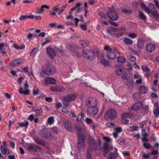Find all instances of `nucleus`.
Listing matches in <instances>:
<instances>
[{"label": "nucleus", "mask_w": 159, "mask_h": 159, "mask_svg": "<svg viewBox=\"0 0 159 159\" xmlns=\"http://www.w3.org/2000/svg\"><path fill=\"white\" fill-rule=\"evenodd\" d=\"M128 36L129 38L132 39L135 38L137 37V35L134 33L129 34H128Z\"/></svg>", "instance_id": "obj_53"}, {"label": "nucleus", "mask_w": 159, "mask_h": 159, "mask_svg": "<svg viewBox=\"0 0 159 159\" xmlns=\"http://www.w3.org/2000/svg\"><path fill=\"white\" fill-rule=\"evenodd\" d=\"M70 102V101L68 100L65 97L64 98L63 101V103L65 106L68 107L69 105Z\"/></svg>", "instance_id": "obj_37"}, {"label": "nucleus", "mask_w": 159, "mask_h": 159, "mask_svg": "<svg viewBox=\"0 0 159 159\" xmlns=\"http://www.w3.org/2000/svg\"><path fill=\"white\" fill-rule=\"evenodd\" d=\"M47 54L51 58H53L55 56V53L54 51L50 48H48L46 49Z\"/></svg>", "instance_id": "obj_17"}, {"label": "nucleus", "mask_w": 159, "mask_h": 159, "mask_svg": "<svg viewBox=\"0 0 159 159\" xmlns=\"http://www.w3.org/2000/svg\"><path fill=\"white\" fill-rule=\"evenodd\" d=\"M139 18L143 20H145L146 19V17L145 15L141 11H139Z\"/></svg>", "instance_id": "obj_33"}, {"label": "nucleus", "mask_w": 159, "mask_h": 159, "mask_svg": "<svg viewBox=\"0 0 159 159\" xmlns=\"http://www.w3.org/2000/svg\"><path fill=\"white\" fill-rule=\"evenodd\" d=\"M105 117L107 118H109L113 119L116 117L115 111L113 109H110L106 112L105 114Z\"/></svg>", "instance_id": "obj_7"}, {"label": "nucleus", "mask_w": 159, "mask_h": 159, "mask_svg": "<svg viewBox=\"0 0 159 159\" xmlns=\"http://www.w3.org/2000/svg\"><path fill=\"white\" fill-rule=\"evenodd\" d=\"M86 106L87 108L97 106V100L93 98H87L85 102Z\"/></svg>", "instance_id": "obj_3"}, {"label": "nucleus", "mask_w": 159, "mask_h": 159, "mask_svg": "<svg viewBox=\"0 0 159 159\" xmlns=\"http://www.w3.org/2000/svg\"><path fill=\"white\" fill-rule=\"evenodd\" d=\"M107 15L110 19L112 20H116L118 18V16L117 14L115 12L111 11L107 12Z\"/></svg>", "instance_id": "obj_10"}, {"label": "nucleus", "mask_w": 159, "mask_h": 159, "mask_svg": "<svg viewBox=\"0 0 159 159\" xmlns=\"http://www.w3.org/2000/svg\"><path fill=\"white\" fill-rule=\"evenodd\" d=\"M84 115L82 113H80L77 116V120L78 121H84Z\"/></svg>", "instance_id": "obj_30"}, {"label": "nucleus", "mask_w": 159, "mask_h": 159, "mask_svg": "<svg viewBox=\"0 0 159 159\" xmlns=\"http://www.w3.org/2000/svg\"><path fill=\"white\" fill-rule=\"evenodd\" d=\"M85 121L86 122L89 124H94L92 120H91V119L89 118H87L85 119Z\"/></svg>", "instance_id": "obj_44"}, {"label": "nucleus", "mask_w": 159, "mask_h": 159, "mask_svg": "<svg viewBox=\"0 0 159 159\" xmlns=\"http://www.w3.org/2000/svg\"><path fill=\"white\" fill-rule=\"evenodd\" d=\"M44 10L41 7L40 9H38L35 11V13L37 14H41L43 13Z\"/></svg>", "instance_id": "obj_40"}, {"label": "nucleus", "mask_w": 159, "mask_h": 159, "mask_svg": "<svg viewBox=\"0 0 159 159\" xmlns=\"http://www.w3.org/2000/svg\"><path fill=\"white\" fill-rule=\"evenodd\" d=\"M38 49L37 48H34L33 49L30 53V56H35L36 55V53L38 51Z\"/></svg>", "instance_id": "obj_34"}, {"label": "nucleus", "mask_w": 159, "mask_h": 159, "mask_svg": "<svg viewBox=\"0 0 159 159\" xmlns=\"http://www.w3.org/2000/svg\"><path fill=\"white\" fill-rule=\"evenodd\" d=\"M18 124L20 127H25L27 128L29 122L27 121L24 123L19 122L18 123Z\"/></svg>", "instance_id": "obj_32"}, {"label": "nucleus", "mask_w": 159, "mask_h": 159, "mask_svg": "<svg viewBox=\"0 0 159 159\" xmlns=\"http://www.w3.org/2000/svg\"><path fill=\"white\" fill-rule=\"evenodd\" d=\"M148 134L147 133H143L142 134V137L141 138L142 141L143 142H148Z\"/></svg>", "instance_id": "obj_28"}, {"label": "nucleus", "mask_w": 159, "mask_h": 159, "mask_svg": "<svg viewBox=\"0 0 159 159\" xmlns=\"http://www.w3.org/2000/svg\"><path fill=\"white\" fill-rule=\"evenodd\" d=\"M76 97L75 94H71L68 95L67 96L65 97V98L68 100H69L70 102L75 99Z\"/></svg>", "instance_id": "obj_22"}, {"label": "nucleus", "mask_w": 159, "mask_h": 159, "mask_svg": "<svg viewBox=\"0 0 159 159\" xmlns=\"http://www.w3.org/2000/svg\"><path fill=\"white\" fill-rule=\"evenodd\" d=\"M35 145L30 144L28 146V149L30 151H33Z\"/></svg>", "instance_id": "obj_51"}, {"label": "nucleus", "mask_w": 159, "mask_h": 159, "mask_svg": "<svg viewBox=\"0 0 159 159\" xmlns=\"http://www.w3.org/2000/svg\"><path fill=\"white\" fill-rule=\"evenodd\" d=\"M135 83L137 84H141L142 83V80L140 77H139V80H136Z\"/></svg>", "instance_id": "obj_62"}, {"label": "nucleus", "mask_w": 159, "mask_h": 159, "mask_svg": "<svg viewBox=\"0 0 159 159\" xmlns=\"http://www.w3.org/2000/svg\"><path fill=\"white\" fill-rule=\"evenodd\" d=\"M62 111L64 113L67 114L69 112L68 109L66 107H63L62 109Z\"/></svg>", "instance_id": "obj_55"}, {"label": "nucleus", "mask_w": 159, "mask_h": 159, "mask_svg": "<svg viewBox=\"0 0 159 159\" xmlns=\"http://www.w3.org/2000/svg\"><path fill=\"white\" fill-rule=\"evenodd\" d=\"M154 113L155 115L158 116L159 115V107H157L156 109L154 111Z\"/></svg>", "instance_id": "obj_49"}, {"label": "nucleus", "mask_w": 159, "mask_h": 159, "mask_svg": "<svg viewBox=\"0 0 159 159\" xmlns=\"http://www.w3.org/2000/svg\"><path fill=\"white\" fill-rule=\"evenodd\" d=\"M78 142L77 143V146L79 149L80 150L84 148L85 136L83 134L79 132L78 134Z\"/></svg>", "instance_id": "obj_2"}, {"label": "nucleus", "mask_w": 159, "mask_h": 159, "mask_svg": "<svg viewBox=\"0 0 159 159\" xmlns=\"http://www.w3.org/2000/svg\"><path fill=\"white\" fill-rule=\"evenodd\" d=\"M154 2L157 8L159 10V2L157 0H154Z\"/></svg>", "instance_id": "obj_64"}, {"label": "nucleus", "mask_w": 159, "mask_h": 159, "mask_svg": "<svg viewBox=\"0 0 159 159\" xmlns=\"http://www.w3.org/2000/svg\"><path fill=\"white\" fill-rule=\"evenodd\" d=\"M117 29L116 28H113L111 29H108L107 30V32L110 34L111 36H116V32H117Z\"/></svg>", "instance_id": "obj_21"}, {"label": "nucleus", "mask_w": 159, "mask_h": 159, "mask_svg": "<svg viewBox=\"0 0 159 159\" xmlns=\"http://www.w3.org/2000/svg\"><path fill=\"white\" fill-rule=\"evenodd\" d=\"M55 72V70L53 67L51 65H49V66L45 70H44L40 73L41 76H43V73L48 75H51L54 74Z\"/></svg>", "instance_id": "obj_4"}, {"label": "nucleus", "mask_w": 159, "mask_h": 159, "mask_svg": "<svg viewBox=\"0 0 159 159\" xmlns=\"http://www.w3.org/2000/svg\"><path fill=\"white\" fill-rule=\"evenodd\" d=\"M122 73V68L120 67L116 71V73L117 75H120Z\"/></svg>", "instance_id": "obj_43"}, {"label": "nucleus", "mask_w": 159, "mask_h": 159, "mask_svg": "<svg viewBox=\"0 0 159 159\" xmlns=\"http://www.w3.org/2000/svg\"><path fill=\"white\" fill-rule=\"evenodd\" d=\"M34 140L35 142L38 144L41 145H44L45 144L44 142L41 139L39 138H34Z\"/></svg>", "instance_id": "obj_23"}, {"label": "nucleus", "mask_w": 159, "mask_h": 159, "mask_svg": "<svg viewBox=\"0 0 159 159\" xmlns=\"http://www.w3.org/2000/svg\"><path fill=\"white\" fill-rule=\"evenodd\" d=\"M155 45L153 44L149 43L145 47V50L149 52H152L155 49Z\"/></svg>", "instance_id": "obj_15"}, {"label": "nucleus", "mask_w": 159, "mask_h": 159, "mask_svg": "<svg viewBox=\"0 0 159 159\" xmlns=\"http://www.w3.org/2000/svg\"><path fill=\"white\" fill-rule=\"evenodd\" d=\"M0 151L4 155L8 154L10 153L9 151L7 149V146H1Z\"/></svg>", "instance_id": "obj_18"}, {"label": "nucleus", "mask_w": 159, "mask_h": 159, "mask_svg": "<svg viewBox=\"0 0 159 159\" xmlns=\"http://www.w3.org/2000/svg\"><path fill=\"white\" fill-rule=\"evenodd\" d=\"M35 111L36 113V115L38 116L42 112V110L41 109H40L39 110H35Z\"/></svg>", "instance_id": "obj_57"}, {"label": "nucleus", "mask_w": 159, "mask_h": 159, "mask_svg": "<svg viewBox=\"0 0 159 159\" xmlns=\"http://www.w3.org/2000/svg\"><path fill=\"white\" fill-rule=\"evenodd\" d=\"M116 155L111 152L109 154L108 158V159H116Z\"/></svg>", "instance_id": "obj_35"}, {"label": "nucleus", "mask_w": 159, "mask_h": 159, "mask_svg": "<svg viewBox=\"0 0 159 159\" xmlns=\"http://www.w3.org/2000/svg\"><path fill=\"white\" fill-rule=\"evenodd\" d=\"M104 49L105 50L108 51L107 56L109 59H113L115 58V53L112 51L111 49L109 46H105L104 47Z\"/></svg>", "instance_id": "obj_5"}, {"label": "nucleus", "mask_w": 159, "mask_h": 159, "mask_svg": "<svg viewBox=\"0 0 159 159\" xmlns=\"http://www.w3.org/2000/svg\"><path fill=\"white\" fill-rule=\"evenodd\" d=\"M142 107V104L141 102H139L132 105L130 108H129L128 110L130 111L131 109L133 111H137L141 108Z\"/></svg>", "instance_id": "obj_13"}, {"label": "nucleus", "mask_w": 159, "mask_h": 159, "mask_svg": "<svg viewBox=\"0 0 159 159\" xmlns=\"http://www.w3.org/2000/svg\"><path fill=\"white\" fill-rule=\"evenodd\" d=\"M139 93H135L133 95V98L134 100H136L137 97L139 96Z\"/></svg>", "instance_id": "obj_63"}, {"label": "nucleus", "mask_w": 159, "mask_h": 159, "mask_svg": "<svg viewBox=\"0 0 159 159\" xmlns=\"http://www.w3.org/2000/svg\"><path fill=\"white\" fill-rule=\"evenodd\" d=\"M145 41L143 39H140L138 40V46L140 48H142L143 46Z\"/></svg>", "instance_id": "obj_24"}, {"label": "nucleus", "mask_w": 159, "mask_h": 159, "mask_svg": "<svg viewBox=\"0 0 159 159\" xmlns=\"http://www.w3.org/2000/svg\"><path fill=\"white\" fill-rule=\"evenodd\" d=\"M70 117H73V118H75L76 117V116L74 112L71 110L70 112Z\"/></svg>", "instance_id": "obj_59"}, {"label": "nucleus", "mask_w": 159, "mask_h": 159, "mask_svg": "<svg viewBox=\"0 0 159 159\" xmlns=\"http://www.w3.org/2000/svg\"><path fill=\"white\" fill-rule=\"evenodd\" d=\"M115 132L113 133L114 137L115 138H116L118 136V133H120L122 131V128L121 127H118L115 128Z\"/></svg>", "instance_id": "obj_20"}, {"label": "nucleus", "mask_w": 159, "mask_h": 159, "mask_svg": "<svg viewBox=\"0 0 159 159\" xmlns=\"http://www.w3.org/2000/svg\"><path fill=\"white\" fill-rule=\"evenodd\" d=\"M21 59L18 58L11 61L9 63V65L11 66H15L21 64Z\"/></svg>", "instance_id": "obj_14"}, {"label": "nucleus", "mask_w": 159, "mask_h": 159, "mask_svg": "<svg viewBox=\"0 0 159 159\" xmlns=\"http://www.w3.org/2000/svg\"><path fill=\"white\" fill-rule=\"evenodd\" d=\"M64 125L65 128L68 131H71L72 130L70 123L68 121H66L64 122Z\"/></svg>", "instance_id": "obj_19"}, {"label": "nucleus", "mask_w": 159, "mask_h": 159, "mask_svg": "<svg viewBox=\"0 0 159 159\" xmlns=\"http://www.w3.org/2000/svg\"><path fill=\"white\" fill-rule=\"evenodd\" d=\"M7 45V44L1 43L0 44V50H2L5 48L6 46Z\"/></svg>", "instance_id": "obj_61"}, {"label": "nucleus", "mask_w": 159, "mask_h": 159, "mask_svg": "<svg viewBox=\"0 0 159 159\" xmlns=\"http://www.w3.org/2000/svg\"><path fill=\"white\" fill-rule=\"evenodd\" d=\"M122 78L124 79L128 80L129 79V77L127 73H124L122 76Z\"/></svg>", "instance_id": "obj_56"}, {"label": "nucleus", "mask_w": 159, "mask_h": 159, "mask_svg": "<svg viewBox=\"0 0 159 159\" xmlns=\"http://www.w3.org/2000/svg\"><path fill=\"white\" fill-rule=\"evenodd\" d=\"M64 88L61 86H52L50 87V89L52 91H63Z\"/></svg>", "instance_id": "obj_16"}, {"label": "nucleus", "mask_w": 159, "mask_h": 159, "mask_svg": "<svg viewBox=\"0 0 159 159\" xmlns=\"http://www.w3.org/2000/svg\"><path fill=\"white\" fill-rule=\"evenodd\" d=\"M97 106L88 107L87 109V112L89 115H95L98 111V108Z\"/></svg>", "instance_id": "obj_8"}, {"label": "nucleus", "mask_w": 159, "mask_h": 159, "mask_svg": "<svg viewBox=\"0 0 159 159\" xmlns=\"http://www.w3.org/2000/svg\"><path fill=\"white\" fill-rule=\"evenodd\" d=\"M62 106V104L60 102H57L55 104V107L57 109H58Z\"/></svg>", "instance_id": "obj_54"}, {"label": "nucleus", "mask_w": 159, "mask_h": 159, "mask_svg": "<svg viewBox=\"0 0 159 159\" xmlns=\"http://www.w3.org/2000/svg\"><path fill=\"white\" fill-rule=\"evenodd\" d=\"M13 46L14 48L16 49H23L25 47L24 45H22L21 47H20V46H18L17 44H13Z\"/></svg>", "instance_id": "obj_36"}, {"label": "nucleus", "mask_w": 159, "mask_h": 159, "mask_svg": "<svg viewBox=\"0 0 159 159\" xmlns=\"http://www.w3.org/2000/svg\"><path fill=\"white\" fill-rule=\"evenodd\" d=\"M101 62L105 66H107L109 65L108 62L106 60V57L104 56L102 57Z\"/></svg>", "instance_id": "obj_25"}, {"label": "nucleus", "mask_w": 159, "mask_h": 159, "mask_svg": "<svg viewBox=\"0 0 159 159\" xmlns=\"http://www.w3.org/2000/svg\"><path fill=\"white\" fill-rule=\"evenodd\" d=\"M54 121L53 117L51 116L48 118L47 122L49 124L51 125L53 124Z\"/></svg>", "instance_id": "obj_39"}, {"label": "nucleus", "mask_w": 159, "mask_h": 159, "mask_svg": "<svg viewBox=\"0 0 159 159\" xmlns=\"http://www.w3.org/2000/svg\"><path fill=\"white\" fill-rule=\"evenodd\" d=\"M80 43L83 47H87L89 45V43L83 40H80Z\"/></svg>", "instance_id": "obj_41"}, {"label": "nucleus", "mask_w": 159, "mask_h": 159, "mask_svg": "<svg viewBox=\"0 0 159 159\" xmlns=\"http://www.w3.org/2000/svg\"><path fill=\"white\" fill-rule=\"evenodd\" d=\"M45 83L47 84H56V81L52 77H47L45 78Z\"/></svg>", "instance_id": "obj_12"}, {"label": "nucleus", "mask_w": 159, "mask_h": 159, "mask_svg": "<svg viewBox=\"0 0 159 159\" xmlns=\"http://www.w3.org/2000/svg\"><path fill=\"white\" fill-rule=\"evenodd\" d=\"M142 70L144 71H149L150 70L146 65H143L142 66Z\"/></svg>", "instance_id": "obj_47"}, {"label": "nucleus", "mask_w": 159, "mask_h": 159, "mask_svg": "<svg viewBox=\"0 0 159 159\" xmlns=\"http://www.w3.org/2000/svg\"><path fill=\"white\" fill-rule=\"evenodd\" d=\"M123 41L124 43L127 45H132L133 43L132 40L126 38L124 39Z\"/></svg>", "instance_id": "obj_29"}, {"label": "nucleus", "mask_w": 159, "mask_h": 159, "mask_svg": "<svg viewBox=\"0 0 159 159\" xmlns=\"http://www.w3.org/2000/svg\"><path fill=\"white\" fill-rule=\"evenodd\" d=\"M132 116V115L131 113H125L122 115L121 116L122 120H124L126 118H130Z\"/></svg>", "instance_id": "obj_26"}, {"label": "nucleus", "mask_w": 159, "mask_h": 159, "mask_svg": "<svg viewBox=\"0 0 159 159\" xmlns=\"http://www.w3.org/2000/svg\"><path fill=\"white\" fill-rule=\"evenodd\" d=\"M143 146L146 149H149L150 148L151 145L148 142H143Z\"/></svg>", "instance_id": "obj_42"}, {"label": "nucleus", "mask_w": 159, "mask_h": 159, "mask_svg": "<svg viewBox=\"0 0 159 159\" xmlns=\"http://www.w3.org/2000/svg\"><path fill=\"white\" fill-rule=\"evenodd\" d=\"M29 87L28 84L27 83V82H26L24 84V88L25 89V90L23 91L21 88H19V92L20 94H23L25 95H27L29 94L30 90L28 89Z\"/></svg>", "instance_id": "obj_11"}, {"label": "nucleus", "mask_w": 159, "mask_h": 159, "mask_svg": "<svg viewBox=\"0 0 159 159\" xmlns=\"http://www.w3.org/2000/svg\"><path fill=\"white\" fill-rule=\"evenodd\" d=\"M140 6L143 9H144L145 11L148 14H150V12L152 11V10H150V11L147 8L146 5L144 3H141L140 4Z\"/></svg>", "instance_id": "obj_27"}, {"label": "nucleus", "mask_w": 159, "mask_h": 159, "mask_svg": "<svg viewBox=\"0 0 159 159\" xmlns=\"http://www.w3.org/2000/svg\"><path fill=\"white\" fill-rule=\"evenodd\" d=\"M116 142L118 144L120 145H122L124 143L125 141L123 139H118Z\"/></svg>", "instance_id": "obj_50"}, {"label": "nucleus", "mask_w": 159, "mask_h": 159, "mask_svg": "<svg viewBox=\"0 0 159 159\" xmlns=\"http://www.w3.org/2000/svg\"><path fill=\"white\" fill-rule=\"evenodd\" d=\"M147 88L143 86H142L140 87L139 90L140 92L143 93H145L147 92Z\"/></svg>", "instance_id": "obj_31"}, {"label": "nucleus", "mask_w": 159, "mask_h": 159, "mask_svg": "<svg viewBox=\"0 0 159 159\" xmlns=\"http://www.w3.org/2000/svg\"><path fill=\"white\" fill-rule=\"evenodd\" d=\"M84 57L86 59L90 60L93 56V53L89 50H84L83 51Z\"/></svg>", "instance_id": "obj_9"}, {"label": "nucleus", "mask_w": 159, "mask_h": 159, "mask_svg": "<svg viewBox=\"0 0 159 159\" xmlns=\"http://www.w3.org/2000/svg\"><path fill=\"white\" fill-rule=\"evenodd\" d=\"M117 61L120 62H124L125 61V59L121 56L118 57L117 58Z\"/></svg>", "instance_id": "obj_46"}, {"label": "nucleus", "mask_w": 159, "mask_h": 159, "mask_svg": "<svg viewBox=\"0 0 159 159\" xmlns=\"http://www.w3.org/2000/svg\"><path fill=\"white\" fill-rule=\"evenodd\" d=\"M96 146L97 144L95 143L94 139H91L89 141V148L87 155V157L88 159H91V153L94 151V150H96Z\"/></svg>", "instance_id": "obj_1"}, {"label": "nucleus", "mask_w": 159, "mask_h": 159, "mask_svg": "<svg viewBox=\"0 0 159 159\" xmlns=\"http://www.w3.org/2000/svg\"><path fill=\"white\" fill-rule=\"evenodd\" d=\"M39 134L42 137L49 139H52L53 137L51 134L47 132L46 130L43 129H41L39 132Z\"/></svg>", "instance_id": "obj_6"}, {"label": "nucleus", "mask_w": 159, "mask_h": 159, "mask_svg": "<svg viewBox=\"0 0 159 159\" xmlns=\"http://www.w3.org/2000/svg\"><path fill=\"white\" fill-rule=\"evenodd\" d=\"M149 9H148L150 11V10H152V9H153L155 7L154 4H153L152 3H150L149 5Z\"/></svg>", "instance_id": "obj_58"}, {"label": "nucleus", "mask_w": 159, "mask_h": 159, "mask_svg": "<svg viewBox=\"0 0 159 159\" xmlns=\"http://www.w3.org/2000/svg\"><path fill=\"white\" fill-rule=\"evenodd\" d=\"M40 148L37 145H35L33 151L38 152H40Z\"/></svg>", "instance_id": "obj_52"}, {"label": "nucleus", "mask_w": 159, "mask_h": 159, "mask_svg": "<svg viewBox=\"0 0 159 159\" xmlns=\"http://www.w3.org/2000/svg\"><path fill=\"white\" fill-rule=\"evenodd\" d=\"M128 58L133 61H135L136 60L135 57L132 56H128Z\"/></svg>", "instance_id": "obj_60"}, {"label": "nucleus", "mask_w": 159, "mask_h": 159, "mask_svg": "<svg viewBox=\"0 0 159 159\" xmlns=\"http://www.w3.org/2000/svg\"><path fill=\"white\" fill-rule=\"evenodd\" d=\"M108 151V147L107 143H105L103 145V152L107 153Z\"/></svg>", "instance_id": "obj_38"}, {"label": "nucleus", "mask_w": 159, "mask_h": 159, "mask_svg": "<svg viewBox=\"0 0 159 159\" xmlns=\"http://www.w3.org/2000/svg\"><path fill=\"white\" fill-rule=\"evenodd\" d=\"M106 125L107 126L110 127L112 128H114L115 126V124L114 123H107L106 124Z\"/></svg>", "instance_id": "obj_45"}, {"label": "nucleus", "mask_w": 159, "mask_h": 159, "mask_svg": "<svg viewBox=\"0 0 159 159\" xmlns=\"http://www.w3.org/2000/svg\"><path fill=\"white\" fill-rule=\"evenodd\" d=\"M129 128L131 129L130 130L132 131H137L139 129V127L135 126H130Z\"/></svg>", "instance_id": "obj_48"}]
</instances>
